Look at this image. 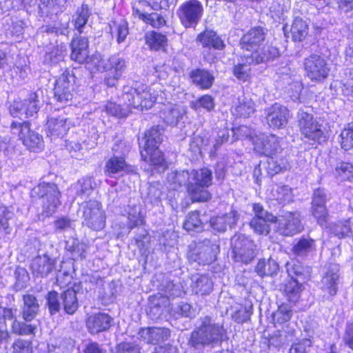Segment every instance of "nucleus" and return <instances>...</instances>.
<instances>
[{"instance_id":"23","label":"nucleus","mask_w":353,"mask_h":353,"mask_svg":"<svg viewBox=\"0 0 353 353\" xmlns=\"http://www.w3.org/2000/svg\"><path fill=\"white\" fill-rule=\"evenodd\" d=\"M112 317L105 313H98L90 316L87 320V327L92 334L108 330L112 325Z\"/></svg>"},{"instance_id":"51","label":"nucleus","mask_w":353,"mask_h":353,"mask_svg":"<svg viewBox=\"0 0 353 353\" xmlns=\"http://www.w3.org/2000/svg\"><path fill=\"white\" fill-rule=\"evenodd\" d=\"M203 223L199 218L198 211H194L188 214L183 223V228L187 231L199 232L203 230Z\"/></svg>"},{"instance_id":"13","label":"nucleus","mask_w":353,"mask_h":353,"mask_svg":"<svg viewBox=\"0 0 353 353\" xmlns=\"http://www.w3.org/2000/svg\"><path fill=\"white\" fill-rule=\"evenodd\" d=\"M30 270L34 276L46 278L57 270V258L48 252L39 254L32 260Z\"/></svg>"},{"instance_id":"45","label":"nucleus","mask_w":353,"mask_h":353,"mask_svg":"<svg viewBox=\"0 0 353 353\" xmlns=\"http://www.w3.org/2000/svg\"><path fill=\"white\" fill-rule=\"evenodd\" d=\"M145 43L151 49L159 50L165 47L167 43V38L161 33L152 31L146 34Z\"/></svg>"},{"instance_id":"17","label":"nucleus","mask_w":353,"mask_h":353,"mask_svg":"<svg viewBox=\"0 0 353 353\" xmlns=\"http://www.w3.org/2000/svg\"><path fill=\"white\" fill-rule=\"evenodd\" d=\"M268 29L262 26H256L249 30L241 39V46L244 53H251L265 41Z\"/></svg>"},{"instance_id":"50","label":"nucleus","mask_w":353,"mask_h":353,"mask_svg":"<svg viewBox=\"0 0 353 353\" xmlns=\"http://www.w3.org/2000/svg\"><path fill=\"white\" fill-rule=\"evenodd\" d=\"M172 315L178 319L179 317L192 318L195 316V310L185 302H181L171 307Z\"/></svg>"},{"instance_id":"59","label":"nucleus","mask_w":353,"mask_h":353,"mask_svg":"<svg viewBox=\"0 0 353 353\" xmlns=\"http://www.w3.org/2000/svg\"><path fill=\"white\" fill-rule=\"evenodd\" d=\"M130 145L123 140L121 137L114 139L112 150L113 157H121L125 158L130 150Z\"/></svg>"},{"instance_id":"40","label":"nucleus","mask_w":353,"mask_h":353,"mask_svg":"<svg viewBox=\"0 0 353 353\" xmlns=\"http://www.w3.org/2000/svg\"><path fill=\"white\" fill-rule=\"evenodd\" d=\"M146 198L152 205H159L161 201L163 185L159 181H153L147 184Z\"/></svg>"},{"instance_id":"48","label":"nucleus","mask_w":353,"mask_h":353,"mask_svg":"<svg viewBox=\"0 0 353 353\" xmlns=\"http://www.w3.org/2000/svg\"><path fill=\"white\" fill-rule=\"evenodd\" d=\"M23 112L26 117H33L40 108V102L38 100L37 92L30 93L28 98L23 101Z\"/></svg>"},{"instance_id":"64","label":"nucleus","mask_w":353,"mask_h":353,"mask_svg":"<svg viewBox=\"0 0 353 353\" xmlns=\"http://www.w3.org/2000/svg\"><path fill=\"white\" fill-rule=\"evenodd\" d=\"M270 221L252 218L250 222V227L254 231L259 234L267 235L270 232Z\"/></svg>"},{"instance_id":"25","label":"nucleus","mask_w":353,"mask_h":353,"mask_svg":"<svg viewBox=\"0 0 353 353\" xmlns=\"http://www.w3.org/2000/svg\"><path fill=\"white\" fill-rule=\"evenodd\" d=\"M39 304L37 297L33 294L23 295V305L21 306V314L23 321L31 322L39 312Z\"/></svg>"},{"instance_id":"18","label":"nucleus","mask_w":353,"mask_h":353,"mask_svg":"<svg viewBox=\"0 0 353 353\" xmlns=\"http://www.w3.org/2000/svg\"><path fill=\"white\" fill-rule=\"evenodd\" d=\"M280 55L279 50L272 45H265L259 46L255 50L250 53L247 58L248 63H254V65L264 63L271 60H274Z\"/></svg>"},{"instance_id":"35","label":"nucleus","mask_w":353,"mask_h":353,"mask_svg":"<svg viewBox=\"0 0 353 353\" xmlns=\"http://www.w3.org/2000/svg\"><path fill=\"white\" fill-rule=\"evenodd\" d=\"M279 270L278 263L272 258L267 260L265 259L259 260L255 267V272L261 277L273 276L277 274Z\"/></svg>"},{"instance_id":"10","label":"nucleus","mask_w":353,"mask_h":353,"mask_svg":"<svg viewBox=\"0 0 353 353\" xmlns=\"http://www.w3.org/2000/svg\"><path fill=\"white\" fill-rule=\"evenodd\" d=\"M83 224L94 230H102L105 225V216L101 205L96 200L82 204Z\"/></svg>"},{"instance_id":"44","label":"nucleus","mask_w":353,"mask_h":353,"mask_svg":"<svg viewBox=\"0 0 353 353\" xmlns=\"http://www.w3.org/2000/svg\"><path fill=\"white\" fill-rule=\"evenodd\" d=\"M290 32L294 41H301L307 35L308 26L302 19L296 18L291 26Z\"/></svg>"},{"instance_id":"6","label":"nucleus","mask_w":353,"mask_h":353,"mask_svg":"<svg viewBox=\"0 0 353 353\" xmlns=\"http://www.w3.org/2000/svg\"><path fill=\"white\" fill-rule=\"evenodd\" d=\"M219 252L220 245L218 241L205 239L195 244L189 253V259L199 264H210L216 259Z\"/></svg>"},{"instance_id":"1","label":"nucleus","mask_w":353,"mask_h":353,"mask_svg":"<svg viewBox=\"0 0 353 353\" xmlns=\"http://www.w3.org/2000/svg\"><path fill=\"white\" fill-rule=\"evenodd\" d=\"M227 339L223 323H216L211 316L204 315L199 318L198 325L191 332L188 345L194 351L203 352L206 348L212 350L221 346Z\"/></svg>"},{"instance_id":"47","label":"nucleus","mask_w":353,"mask_h":353,"mask_svg":"<svg viewBox=\"0 0 353 353\" xmlns=\"http://www.w3.org/2000/svg\"><path fill=\"white\" fill-rule=\"evenodd\" d=\"M29 322L20 321L19 320H14L12 323L10 330L12 333L17 335H30L34 334V332L37 329V326L33 324H29Z\"/></svg>"},{"instance_id":"33","label":"nucleus","mask_w":353,"mask_h":353,"mask_svg":"<svg viewBox=\"0 0 353 353\" xmlns=\"http://www.w3.org/2000/svg\"><path fill=\"white\" fill-rule=\"evenodd\" d=\"M292 250L296 256H308L316 250L315 241L309 235H303L297 239Z\"/></svg>"},{"instance_id":"31","label":"nucleus","mask_w":353,"mask_h":353,"mask_svg":"<svg viewBox=\"0 0 353 353\" xmlns=\"http://www.w3.org/2000/svg\"><path fill=\"white\" fill-rule=\"evenodd\" d=\"M190 77L192 83L201 89L210 88L214 81V77L211 72L201 68L192 70Z\"/></svg>"},{"instance_id":"62","label":"nucleus","mask_w":353,"mask_h":353,"mask_svg":"<svg viewBox=\"0 0 353 353\" xmlns=\"http://www.w3.org/2000/svg\"><path fill=\"white\" fill-rule=\"evenodd\" d=\"M141 347L135 341H122L115 347L114 353H141Z\"/></svg>"},{"instance_id":"28","label":"nucleus","mask_w":353,"mask_h":353,"mask_svg":"<svg viewBox=\"0 0 353 353\" xmlns=\"http://www.w3.org/2000/svg\"><path fill=\"white\" fill-rule=\"evenodd\" d=\"M286 268L290 279H295L300 283H304L310 278L311 268L299 261L288 263Z\"/></svg>"},{"instance_id":"16","label":"nucleus","mask_w":353,"mask_h":353,"mask_svg":"<svg viewBox=\"0 0 353 353\" xmlns=\"http://www.w3.org/2000/svg\"><path fill=\"white\" fill-rule=\"evenodd\" d=\"M265 119L268 125L273 129L284 128L288 121V109L279 103H275L265 110Z\"/></svg>"},{"instance_id":"8","label":"nucleus","mask_w":353,"mask_h":353,"mask_svg":"<svg viewBox=\"0 0 353 353\" xmlns=\"http://www.w3.org/2000/svg\"><path fill=\"white\" fill-rule=\"evenodd\" d=\"M303 68L306 76L313 82L319 83L326 79L330 68L324 58L316 54L305 58Z\"/></svg>"},{"instance_id":"27","label":"nucleus","mask_w":353,"mask_h":353,"mask_svg":"<svg viewBox=\"0 0 353 353\" xmlns=\"http://www.w3.org/2000/svg\"><path fill=\"white\" fill-rule=\"evenodd\" d=\"M186 114L185 110L177 105H165L160 112V117L170 125H176Z\"/></svg>"},{"instance_id":"60","label":"nucleus","mask_w":353,"mask_h":353,"mask_svg":"<svg viewBox=\"0 0 353 353\" xmlns=\"http://www.w3.org/2000/svg\"><path fill=\"white\" fill-rule=\"evenodd\" d=\"M311 212L318 224L324 226L328 220V211L326 205H311Z\"/></svg>"},{"instance_id":"2","label":"nucleus","mask_w":353,"mask_h":353,"mask_svg":"<svg viewBox=\"0 0 353 353\" xmlns=\"http://www.w3.org/2000/svg\"><path fill=\"white\" fill-rule=\"evenodd\" d=\"M32 199H40L41 212L39 214L40 219L52 216L60 205L61 192L57 184L54 183H41L32 189Z\"/></svg>"},{"instance_id":"57","label":"nucleus","mask_w":353,"mask_h":353,"mask_svg":"<svg viewBox=\"0 0 353 353\" xmlns=\"http://www.w3.org/2000/svg\"><path fill=\"white\" fill-rule=\"evenodd\" d=\"M74 90L73 89L66 90L65 87L59 88V86H54V97L59 102L64 105H67L72 101L74 97Z\"/></svg>"},{"instance_id":"20","label":"nucleus","mask_w":353,"mask_h":353,"mask_svg":"<svg viewBox=\"0 0 353 353\" xmlns=\"http://www.w3.org/2000/svg\"><path fill=\"white\" fill-rule=\"evenodd\" d=\"M239 219V212L232 210L225 214L211 218L210 225L214 231L224 232L228 228H233L236 224Z\"/></svg>"},{"instance_id":"41","label":"nucleus","mask_w":353,"mask_h":353,"mask_svg":"<svg viewBox=\"0 0 353 353\" xmlns=\"http://www.w3.org/2000/svg\"><path fill=\"white\" fill-rule=\"evenodd\" d=\"M90 15L91 12L87 4L83 3L81 7L77 10L72 21L74 22L75 28L79 34L83 32V28L86 25Z\"/></svg>"},{"instance_id":"11","label":"nucleus","mask_w":353,"mask_h":353,"mask_svg":"<svg viewBox=\"0 0 353 353\" xmlns=\"http://www.w3.org/2000/svg\"><path fill=\"white\" fill-rule=\"evenodd\" d=\"M12 129L19 128V137L23 145L31 151L38 152L43 147V137L38 132L32 130L29 122L23 123L12 122Z\"/></svg>"},{"instance_id":"39","label":"nucleus","mask_w":353,"mask_h":353,"mask_svg":"<svg viewBox=\"0 0 353 353\" xmlns=\"http://www.w3.org/2000/svg\"><path fill=\"white\" fill-rule=\"evenodd\" d=\"M255 112L254 102L251 99L239 98L238 104L233 109V114L240 117H249Z\"/></svg>"},{"instance_id":"32","label":"nucleus","mask_w":353,"mask_h":353,"mask_svg":"<svg viewBox=\"0 0 353 353\" xmlns=\"http://www.w3.org/2000/svg\"><path fill=\"white\" fill-rule=\"evenodd\" d=\"M133 171V168L128 164L125 158L121 157H111L105 164V172L108 176L113 174H123Z\"/></svg>"},{"instance_id":"5","label":"nucleus","mask_w":353,"mask_h":353,"mask_svg":"<svg viewBox=\"0 0 353 353\" xmlns=\"http://www.w3.org/2000/svg\"><path fill=\"white\" fill-rule=\"evenodd\" d=\"M232 258L235 263L249 264L256 256L254 241L244 234H236L231 239Z\"/></svg>"},{"instance_id":"49","label":"nucleus","mask_w":353,"mask_h":353,"mask_svg":"<svg viewBox=\"0 0 353 353\" xmlns=\"http://www.w3.org/2000/svg\"><path fill=\"white\" fill-rule=\"evenodd\" d=\"M133 14L138 16L139 19L154 27H159L165 23L164 18L157 13L145 14L141 12L138 8H133Z\"/></svg>"},{"instance_id":"7","label":"nucleus","mask_w":353,"mask_h":353,"mask_svg":"<svg viewBox=\"0 0 353 353\" xmlns=\"http://www.w3.org/2000/svg\"><path fill=\"white\" fill-rule=\"evenodd\" d=\"M204 9L198 0H188L181 4L176 14L185 28H195L201 21Z\"/></svg>"},{"instance_id":"37","label":"nucleus","mask_w":353,"mask_h":353,"mask_svg":"<svg viewBox=\"0 0 353 353\" xmlns=\"http://www.w3.org/2000/svg\"><path fill=\"white\" fill-rule=\"evenodd\" d=\"M192 290L201 296L209 294L213 289V282L208 275H201L192 280Z\"/></svg>"},{"instance_id":"53","label":"nucleus","mask_w":353,"mask_h":353,"mask_svg":"<svg viewBox=\"0 0 353 353\" xmlns=\"http://www.w3.org/2000/svg\"><path fill=\"white\" fill-rule=\"evenodd\" d=\"M47 305L51 315L58 313L62 306L61 295L55 291L49 292L46 296Z\"/></svg>"},{"instance_id":"46","label":"nucleus","mask_w":353,"mask_h":353,"mask_svg":"<svg viewBox=\"0 0 353 353\" xmlns=\"http://www.w3.org/2000/svg\"><path fill=\"white\" fill-rule=\"evenodd\" d=\"M250 53H244L243 62L234 66L233 74L239 80L245 81L250 77V65H254V63H248L247 58Z\"/></svg>"},{"instance_id":"19","label":"nucleus","mask_w":353,"mask_h":353,"mask_svg":"<svg viewBox=\"0 0 353 353\" xmlns=\"http://www.w3.org/2000/svg\"><path fill=\"white\" fill-rule=\"evenodd\" d=\"M128 213V228H134L142 225L145 223V211L138 199H131L125 208Z\"/></svg>"},{"instance_id":"22","label":"nucleus","mask_w":353,"mask_h":353,"mask_svg":"<svg viewBox=\"0 0 353 353\" xmlns=\"http://www.w3.org/2000/svg\"><path fill=\"white\" fill-rule=\"evenodd\" d=\"M268 175L272 176L275 174L289 170L290 163L286 154L270 156L266 162L262 165Z\"/></svg>"},{"instance_id":"34","label":"nucleus","mask_w":353,"mask_h":353,"mask_svg":"<svg viewBox=\"0 0 353 353\" xmlns=\"http://www.w3.org/2000/svg\"><path fill=\"white\" fill-rule=\"evenodd\" d=\"M102 64L105 71L120 77L122 76L127 68V61L118 54H113L106 60H103Z\"/></svg>"},{"instance_id":"15","label":"nucleus","mask_w":353,"mask_h":353,"mask_svg":"<svg viewBox=\"0 0 353 353\" xmlns=\"http://www.w3.org/2000/svg\"><path fill=\"white\" fill-rule=\"evenodd\" d=\"M70 128V123L67 114L62 112L52 113L48 117L46 123V134L51 139L62 137Z\"/></svg>"},{"instance_id":"63","label":"nucleus","mask_w":353,"mask_h":353,"mask_svg":"<svg viewBox=\"0 0 353 353\" xmlns=\"http://www.w3.org/2000/svg\"><path fill=\"white\" fill-rule=\"evenodd\" d=\"M14 288L17 291L21 290L27 286L29 281V274L25 268H17L14 272Z\"/></svg>"},{"instance_id":"36","label":"nucleus","mask_w":353,"mask_h":353,"mask_svg":"<svg viewBox=\"0 0 353 353\" xmlns=\"http://www.w3.org/2000/svg\"><path fill=\"white\" fill-rule=\"evenodd\" d=\"M62 306L66 314H73L79 307L76 290L70 288L61 294Z\"/></svg>"},{"instance_id":"21","label":"nucleus","mask_w":353,"mask_h":353,"mask_svg":"<svg viewBox=\"0 0 353 353\" xmlns=\"http://www.w3.org/2000/svg\"><path fill=\"white\" fill-rule=\"evenodd\" d=\"M70 58L79 63H85L88 58V40L79 36L72 39L70 43Z\"/></svg>"},{"instance_id":"14","label":"nucleus","mask_w":353,"mask_h":353,"mask_svg":"<svg viewBox=\"0 0 353 353\" xmlns=\"http://www.w3.org/2000/svg\"><path fill=\"white\" fill-rule=\"evenodd\" d=\"M279 230L284 236H293L303 230L299 212H285L277 220Z\"/></svg>"},{"instance_id":"52","label":"nucleus","mask_w":353,"mask_h":353,"mask_svg":"<svg viewBox=\"0 0 353 353\" xmlns=\"http://www.w3.org/2000/svg\"><path fill=\"white\" fill-rule=\"evenodd\" d=\"M109 26L111 32L113 28L116 30L117 43H121L123 42L129 34L128 22L125 20L113 21L112 23L109 24Z\"/></svg>"},{"instance_id":"56","label":"nucleus","mask_w":353,"mask_h":353,"mask_svg":"<svg viewBox=\"0 0 353 353\" xmlns=\"http://www.w3.org/2000/svg\"><path fill=\"white\" fill-rule=\"evenodd\" d=\"M330 230L339 238H343L347 236L352 232L350 220L347 219L333 223L330 228Z\"/></svg>"},{"instance_id":"42","label":"nucleus","mask_w":353,"mask_h":353,"mask_svg":"<svg viewBox=\"0 0 353 353\" xmlns=\"http://www.w3.org/2000/svg\"><path fill=\"white\" fill-rule=\"evenodd\" d=\"M141 159L154 165H161L164 162L163 153L159 147L145 148L140 151Z\"/></svg>"},{"instance_id":"55","label":"nucleus","mask_w":353,"mask_h":353,"mask_svg":"<svg viewBox=\"0 0 353 353\" xmlns=\"http://www.w3.org/2000/svg\"><path fill=\"white\" fill-rule=\"evenodd\" d=\"M340 143L344 150L353 148V123H349L340 134Z\"/></svg>"},{"instance_id":"29","label":"nucleus","mask_w":353,"mask_h":353,"mask_svg":"<svg viewBox=\"0 0 353 353\" xmlns=\"http://www.w3.org/2000/svg\"><path fill=\"white\" fill-rule=\"evenodd\" d=\"M163 130L159 125L152 127L144 133V137L139 141V147L143 149L159 147L163 141Z\"/></svg>"},{"instance_id":"12","label":"nucleus","mask_w":353,"mask_h":353,"mask_svg":"<svg viewBox=\"0 0 353 353\" xmlns=\"http://www.w3.org/2000/svg\"><path fill=\"white\" fill-rule=\"evenodd\" d=\"M339 272V265L334 263H327L322 269L320 288L323 292H327L332 296L337 294L340 279Z\"/></svg>"},{"instance_id":"26","label":"nucleus","mask_w":353,"mask_h":353,"mask_svg":"<svg viewBox=\"0 0 353 353\" xmlns=\"http://www.w3.org/2000/svg\"><path fill=\"white\" fill-rule=\"evenodd\" d=\"M196 41L200 43L203 48L222 50L225 47L224 41L212 30L205 29L197 35Z\"/></svg>"},{"instance_id":"38","label":"nucleus","mask_w":353,"mask_h":353,"mask_svg":"<svg viewBox=\"0 0 353 353\" xmlns=\"http://www.w3.org/2000/svg\"><path fill=\"white\" fill-rule=\"evenodd\" d=\"M303 283L292 279H289L285 283L283 290L285 296L290 302L296 303L298 301L303 289Z\"/></svg>"},{"instance_id":"24","label":"nucleus","mask_w":353,"mask_h":353,"mask_svg":"<svg viewBox=\"0 0 353 353\" xmlns=\"http://www.w3.org/2000/svg\"><path fill=\"white\" fill-rule=\"evenodd\" d=\"M139 335L148 343L157 344L168 340L170 336V331L165 327L142 328L139 330Z\"/></svg>"},{"instance_id":"9","label":"nucleus","mask_w":353,"mask_h":353,"mask_svg":"<svg viewBox=\"0 0 353 353\" xmlns=\"http://www.w3.org/2000/svg\"><path fill=\"white\" fill-rule=\"evenodd\" d=\"M299 127L302 135L310 140L321 142L325 141V132L323 130L322 125L313 117L303 110H300L297 115Z\"/></svg>"},{"instance_id":"58","label":"nucleus","mask_w":353,"mask_h":353,"mask_svg":"<svg viewBox=\"0 0 353 353\" xmlns=\"http://www.w3.org/2000/svg\"><path fill=\"white\" fill-rule=\"evenodd\" d=\"M190 107L195 110L203 108L207 111L210 112L214 108V99L210 95H203L199 99L192 101L190 103Z\"/></svg>"},{"instance_id":"3","label":"nucleus","mask_w":353,"mask_h":353,"mask_svg":"<svg viewBox=\"0 0 353 353\" xmlns=\"http://www.w3.org/2000/svg\"><path fill=\"white\" fill-rule=\"evenodd\" d=\"M121 97L127 106L141 110L151 108L157 100L156 94L151 93L150 88L138 81L133 82L131 86H123Z\"/></svg>"},{"instance_id":"61","label":"nucleus","mask_w":353,"mask_h":353,"mask_svg":"<svg viewBox=\"0 0 353 353\" xmlns=\"http://www.w3.org/2000/svg\"><path fill=\"white\" fill-rule=\"evenodd\" d=\"M335 174L341 180L348 179L353 174V165L344 161L336 163L334 167Z\"/></svg>"},{"instance_id":"43","label":"nucleus","mask_w":353,"mask_h":353,"mask_svg":"<svg viewBox=\"0 0 353 353\" xmlns=\"http://www.w3.org/2000/svg\"><path fill=\"white\" fill-rule=\"evenodd\" d=\"M167 179L169 183L175 185L174 188L181 187L183 185H185L188 190L190 181V172L188 170L171 171L168 174Z\"/></svg>"},{"instance_id":"4","label":"nucleus","mask_w":353,"mask_h":353,"mask_svg":"<svg viewBox=\"0 0 353 353\" xmlns=\"http://www.w3.org/2000/svg\"><path fill=\"white\" fill-rule=\"evenodd\" d=\"M212 183V173L210 170L203 168L190 171V181L188 193L194 201H206L210 198L207 188Z\"/></svg>"},{"instance_id":"54","label":"nucleus","mask_w":353,"mask_h":353,"mask_svg":"<svg viewBox=\"0 0 353 353\" xmlns=\"http://www.w3.org/2000/svg\"><path fill=\"white\" fill-rule=\"evenodd\" d=\"M76 77L72 70H65L63 74L57 79L54 86L66 88L67 89L74 90Z\"/></svg>"},{"instance_id":"30","label":"nucleus","mask_w":353,"mask_h":353,"mask_svg":"<svg viewBox=\"0 0 353 353\" xmlns=\"http://www.w3.org/2000/svg\"><path fill=\"white\" fill-rule=\"evenodd\" d=\"M261 152L266 156L286 154L280 145V139L274 134L265 135L261 141Z\"/></svg>"}]
</instances>
